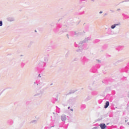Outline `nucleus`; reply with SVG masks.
Returning a JSON list of instances; mask_svg holds the SVG:
<instances>
[{"label": "nucleus", "instance_id": "f257e3e1", "mask_svg": "<svg viewBox=\"0 0 129 129\" xmlns=\"http://www.w3.org/2000/svg\"><path fill=\"white\" fill-rule=\"evenodd\" d=\"M109 105V102L107 101L106 102V105L104 106L105 108H107L108 107Z\"/></svg>", "mask_w": 129, "mask_h": 129}, {"label": "nucleus", "instance_id": "f03ea898", "mask_svg": "<svg viewBox=\"0 0 129 129\" xmlns=\"http://www.w3.org/2000/svg\"><path fill=\"white\" fill-rule=\"evenodd\" d=\"M115 27H116V25H113L111 26V29H114V28H115Z\"/></svg>", "mask_w": 129, "mask_h": 129}, {"label": "nucleus", "instance_id": "7ed1b4c3", "mask_svg": "<svg viewBox=\"0 0 129 129\" xmlns=\"http://www.w3.org/2000/svg\"><path fill=\"white\" fill-rule=\"evenodd\" d=\"M3 26V22L0 21V26Z\"/></svg>", "mask_w": 129, "mask_h": 129}, {"label": "nucleus", "instance_id": "20e7f679", "mask_svg": "<svg viewBox=\"0 0 129 129\" xmlns=\"http://www.w3.org/2000/svg\"><path fill=\"white\" fill-rule=\"evenodd\" d=\"M61 120H65V118H64L63 117L61 118Z\"/></svg>", "mask_w": 129, "mask_h": 129}, {"label": "nucleus", "instance_id": "39448f33", "mask_svg": "<svg viewBox=\"0 0 129 129\" xmlns=\"http://www.w3.org/2000/svg\"><path fill=\"white\" fill-rule=\"evenodd\" d=\"M100 14H102V12H100V13H99Z\"/></svg>", "mask_w": 129, "mask_h": 129}]
</instances>
